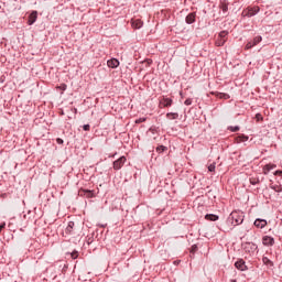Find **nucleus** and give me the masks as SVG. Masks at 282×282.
Masks as SVG:
<instances>
[{
  "instance_id": "412c9836",
  "label": "nucleus",
  "mask_w": 282,
  "mask_h": 282,
  "mask_svg": "<svg viewBox=\"0 0 282 282\" xmlns=\"http://www.w3.org/2000/svg\"><path fill=\"white\" fill-rule=\"evenodd\" d=\"M220 9L223 10L224 13L228 12V3L221 2L220 3Z\"/></svg>"
},
{
  "instance_id": "20e7f679",
  "label": "nucleus",
  "mask_w": 282,
  "mask_h": 282,
  "mask_svg": "<svg viewBox=\"0 0 282 282\" xmlns=\"http://www.w3.org/2000/svg\"><path fill=\"white\" fill-rule=\"evenodd\" d=\"M259 12V7H248L242 11V17H254Z\"/></svg>"
},
{
  "instance_id": "f704fd0d",
  "label": "nucleus",
  "mask_w": 282,
  "mask_h": 282,
  "mask_svg": "<svg viewBox=\"0 0 282 282\" xmlns=\"http://www.w3.org/2000/svg\"><path fill=\"white\" fill-rule=\"evenodd\" d=\"M263 261H268V258H264Z\"/></svg>"
},
{
  "instance_id": "b1692460",
  "label": "nucleus",
  "mask_w": 282,
  "mask_h": 282,
  "mask_svg": "<svg viewBox=\"0 0 282 282\" xmlns=\"http://www.w3.org/2000/svg\"><path fill=\"white\" fill-rule=\"evenodd\" d=\"M271 188H272L273 191H275V193H281V191H282V188L279 187V186H271Z\"/></svg>"
},
{
  "instance_id": "cd10ccee",
  "label": "nucleus",
  "mask_w": 282,
  "mask_h": 282,
  "mask_svg": "<svg viewBox=\"0 0 282 282\" xmlns=\"http://www.w3.org/2000/svg\"><path fill=\"white\" fill-rule=\"evenodd\" d=\"M141 122H147V119L145 118H140L137 120V123L140 124Z\"/></svg>"
},
{
  "instance_id": "72a5a7b5",
  "label": "nucleus",
  "mask_w": 282,
  "mask_h": 282,
  "mask_svg": "<svg viewBox=\"0 0 282 282\" xmlns=\"http://www.w3.org/2000/svg\"><path fill=\"white\" fill-rule=\"evenodd\" d=\"M274 175H282V171H275Z\"/></svg>"
},
{
  "instance_id": "6e6552de",
  "label": "nucleus",
  "mask_w": 282,
  "mask_h": 282,
  "mask_svg": "<svg viewBox=\"0 0 282 282\" xmlns=\"http://www.w3.org/2000/svg\"><path fill=\"white\" fill-rule=\"evenodd\" d=\"M39 17V13L36 11H33L30 15H29V25H34V23H36V19Z\"/></svg>"
},
{
  "instance_id": "f257e3e1",
  "label": "nucleus",
  "mask_w": 282,
  "mask_h": 282,
  "mask_svg": "<svg viewBox=\"0 0 282 282\" xmlns=\"http://www.w3.org/2000/svg\"><path fill=\"white\" fill-rule=\"evenodd\" d=\"M243 212L241 210H234L228 217V224H231V226H239L243 224Z\"/></svg>"
},
{
  "instance_id": "5701e85b",
  "label": "nucleus",
  "mask_w": 282,
  "mask_h": 282,
  "mask_svg": "<svg viewBox=\"0 0 282 282\" xmlns=\"http://www.w3.org/2000/svg\"><path fill=\"white\" fill-rule=\"evenodd\" d=\"M165 150H166V148L164 145H161V147L156 148V151H159V153H162Z\"/></svg>"
},
{
  "instance_id": "473e14b6",
  "label": "nucleus",
  "mask_w": 282,
  "mask_h": 282,
  "mask_svg": "<svg viewBox=\"0 0 282 282\" xmlns=\"http://www.w3.org/2000/svg\"><path fill=\"white\" fill-rule=\"evenodd\" d=\"M3 228H6V223H2V224L0 225V232H1V230H3Z\"/></svg>"
},
{
  "instance_id": "f8f14e48",
  "label": "nucleus",
  "mask_w": 282,
  "mask_h": 282,
  "mask_svg": "<svg viewBox=\"0 0 282 282\" xmlns=\"http://www.w3.org/2000/svg\"><path fill=\"white\" fill-rule=\"evenodd\" d=\"M142 25H144V23L142 22V20L137 19V20H132V28L134 30H140V28H142Z\"/></svg>"
},
{
  "instance_id": "1a4fd4ad",
  "label": "nucleus",
  "mask_w": 282,
  "mask_h": 282,
  "mask_svg": "<svg viewBox=\"0 0 282 282\" xmlns=\"http://www.w3.org/2000/svg\"><path fill=\"white\" fill-rule=\"evenodd\" d=\"M262 243H263V246H274V238H272L270 236H264L262 238Z\"/></svg>"
},
{
  "instance_id": "9b49d317",
  "label": "nucleus",
  "mask_w": 282,
  "mask_h": 282,
  "mask_svg": "<svg viewBox=\"0 0 282 282\" xmlns=\"http://www.w3.org/2000/svg\"><path fill=\"white\" fill-rule=\"evenodd\" d=\"M108 67H111V69H116L120 65V62L116 58H111L107 62Z\"/></svg>"
},
{
  "instance_id": "39448f33",
  "label": "nucleus",
  "mask_w": 282,
  "mask_h": 282,
  "mask_svg": "<svg viewBox=\"0 0 282 282\" xmlns=\"http://www.w3.org/2000/svg\"><path fill=\"white\" fill-rule=\"evenodd\" d=\"M263 41V37L261 35L256 36L252 41L248 42L245 46V50H252L256 45H259Z\"/></svg>"
},
{
  "instance_id": "a878e982",
  "label": "nucleus",
  "mask_w": 282,
  "mask_h": 282,
  "mask_svg": "<svg viewBox=\"0 0 282 282\" xmlns=\"http://www.w3.org/2000/svg\"><path fill=\"white\" fill-rule=\"evenodd\" d=\"M185 105L188 107L191 105H193V99H186L185 100Z\"/></svg>"
},
{
  "instance_id": "c85d7f7f",
  "label": "nucleus",
  "mask_w": 282,
  "mask_h": 282,
  "mask_svg": "<svg viewBox=\"0 0 282 282\" xmlns=\"http://www.w3.org/2000/svg\"><path fill=\"white\" fill-rule=\"evenodd\" d=\"M256 120H263V117L261 116V113L256 115Z\"/></svg>"
},
{
  "instance_id": "6ab92c4d",
  "label": "nucleus",
  "mask_w": 282,
  "mask_h": 282,
  "mask_svg": "<svg viewBox=\"0 0 282 282\" xmlns=\"http://www.w3.org/2000/svg\"><path fill=\"white\" fill-rule=\"evenodd\" d=\"M161 105H162L163 107H171V105H173V99L164 98V99L161 101Z\"/></svg>"
},
{
  "instance_id": "aec40b11",
  "label": "nucleus",
  "mask_w": 282,
  "mask_h": 282,
  "mask_svg": "<svg viewBox=\"0 0 282 282\" xmlns=\"http://www.w3.org/2000/svg\"><path fill=\"white\" fill-rule=\"evenodd\" d=\"M186 23L191 24V23H195V13H189L186 17Z\"/></svg>"
},
{
  "instance_id": "7ed1b4c3",
  "label": "nucleus",
  "mask_w": 282,
  "mask_h": 282,
  "mask_svg": "<svg viewBox=\"0 0 282 282\" xmlns=\"http://www.w3.org/2000/svg\"><path fill=\"white\" fill-rule=\"evenodd\" d=\"M78 195H79V197H86L87 199H91V198L96 197V194L94 191L84 189V188H80L78 191Z\"/></svg>"
},
{
  "instance_id": "ddd939ff",
  "label": "nucleus",
  "mask_w": 282,
  "mask_h": 282,
  "mask_svg": "<svg viewBox=\"0 0 282 282\" xmlns=\"http://www.w3.org/2000/svg\"><path fill=\"white\" fill-rule=\"evenodd\" d=\"M272 169H276L275 164L269 163L267 165L263 166V174L268 175L269 172L272 171Z\"/></svg>"
},
{
  "instance_id": "7c9ffc66",
  "label": "nucleus",
  "mask_w": 282,
  "mask_h": 282,
  "mask_svg": "<svg viewBox=\"0 0 282 282\" xmlns=\"http://www.w3.org/2000/svg\"><path fill=\"white\" fill-rule=\"evenodd\" d=\"M59 89H62V91H65V89H67V85H65V84L61 85Z\"/></svg>"
},
{
  "instance_id": "bb28decb",
  "label": "nucleus",
  "mask_w": 282,
  "mask_h": 282,
  "mask_svg": "<svg viewBox=\"0 0 282 282\" xmlns=\"http://www.w3.org/2000/svg\"><path fill=\"white\" fill-rule=\"evenodd\" d=\"M229 129H230V131H232V132L239 131V127H238V126H236V127H230Z\"/></svg>"
},
{
  "instance_id": "4be33fe9",
  "label": "nucleus",
  "mask_w": 282,
  "mask_h": 282,
  "mask_svg": "<svg viewBox=\"0 0 282 282\" xmlns=\"http://www.w3.org/2000/svg\"><path fill=\"white\" fill-rule=\"evenodd\" d=\"M208 171H209V173H215V163H212V164L208 166Z\"/></svg>"
},
{
  "instance_id": "423d86ee",
  "label": "nucleus",
  "mask_w": 282,
  "mask_h": 282,
  "mask_svg": "<svg viewBox=\"0 0 282 282\" xmlns=\"http://www.w3.org/2000/svg\"><path fill=\"white\" fill-rule=\"evenodd\" d=\"M126 163H127V156H121L113 162L112 166L115 171H120V169H122V166H124Z\"/></svg>"
},
{
  "instance_id": "393cba45",
  "label": "nucleus",
  "mask_w": 282,
  "mask_h": 282,
  "mask_svg": "<svg viewBox=\"0 0 282 282\" xmlns=\"http://www.w3.org/2000/svg\"><path fill=\"white\" fill-rule=\"evenodd\" d=\"M72 259H78V251L70 253Z\"/></svg>"
},
{
  "instance_id": "0eeeda50",
  "label": "nucleus",
  "mask_w": 282,
  "mask_h": 282,
  "mask_svg": "<svg viewBox=\"0 0 282 282\" xmlns=\"http://www.w3.org/2000/svg\"><path fill=\"white\" fill-rule=\"evenodd\" d=\"M235 267L237 268V270H240L241 272L248 270V267H246V261H243V259L236 261Z\"/></svg>"
},
{
  "instance_id": "c756f323",
  "label": "nucleus",
  "mask_w": 282,
  "mask_h": 282,
  "mask_svg": "<svg viewBox=\"0 0 282 282\" xmlns=\"http://www.w3.org/2000/svg\"><path fill=\"white\" fill-rule=\"evenodd\" d=\"M83 129H84V131H89V129H91V127H90L89 124H85V126L83 127Z\"/></svg>"
},
{
  "instance_id": "f3484780",
  "label": "nucleus",
  "mask_w": 282,
  "mask_h": 282,
  "mask_svg": "<svg viewBox=\"0 0 282 282\" xmlns=\"http://www.w3.org/2000/svg\"><path fill=\"white\" fill-rule=\"evenodd\" d=\"M205 219H207L208 221H217L219 219V216H217L215 214H207L205 216Z\"/></svg>"
},
{
  "instance_id": "a211bd4d",
  "label": "nucleus",
  "mask_w": 282,
  "mask_h": 282,
  "mask_svg": "<svg viewBox=\"0 0 282 282\" xmlns=\"http://www.w3.org/2000/svg\"><path fill=\"white\" fill-rule=\"evenodd\" d=\"M74 226H76V224L74 221H69L67 227H66V235H72V231L74 230Z\"/></svg>"
},
{
  "instance_id": "2eb2a0df",
  "label": "nucleus",
  "mask_w": 282,
  "mask_h": 282,
  "mask_svg": "<svg viewBox=\"0 0 282 282\" xmlns=\"http://www.w3.org/2000/svg\"><path fill=\"white\" fill-rule=\"evenodd\" d=\"M167 120H177L180 118V113L177 112H169L166 113Z\"/></svg>"
},
{
  "instance_id": "4468645a",
  "label": "nucleus",
  "mask_w": 282,
  "mask_h": 282,
  "mask_svg": "<svg viewBox=\"0 0 282 282\" xmlns=\"http://www.w3.org/2000/svg\"><path fill=\"white\" fill-rule=\"evenodd\" d=\"M216 98H220L223 100H228L230 98V95L226 93H213Z\"/></svg>"
},
{
  "instance_id": "2f4dec72",
  "label": "nucleus",
  "mask_w": 282,
  "mask_h": 282,
  "mask_svg": "<svg viewBox=\"0 0 282 282\" xmlns=\"http://www.w3.org/2000/svg\"><path fill=\"white\" fill-rule=\"evenodd\" d=\"M56 142H57V144H63V139L57 138V139H56Z\"/></svg>"
},
{
  "instance_id": "f03ea898",
  "label": "nucleus",
  "mask_w": 282,
  "mask_h": 282,
  "mask_svg": "<svg viewBox=\"0 0 282 282\" xmlns=\"http://www.w3.org/2000/svg\"><path fill=\"white\" fill-rule=\"evenodd\" d=\"M226 41H228V31H221L216 37V47H224V45H226Z\"/></svg>"
},
{
  "instance_id": "9d476101",
  "label": "nucleus",
  "mask_w": 282,
  "mask_h": 282,
  "mask_svg": "<svg viewBox=\"0 0 282 282\" xmlns=\"http://www.w3.org/2000/svg\"><path fill=\"white\" fill-rule=\"evenodd\" d=\"M254 226L256 228H265L268 226V221L265 219H256Z\"/></svg>"
},
{
  "instance_id": "dca6fc26",
  "label": "nucleus",
  "mask_w": 282,
  "mask_h": 282,
  "mask_svg": "<svg viewBox=\"0 0 282 282\" xmlns=\"http://www.w3.org/2000/svg\"><path fill=\"white\" fill-rule=\"evenodd\" d=\"M237 144H241V142H248V135L241 134L236 138Z\"/></svg>"
}]
</instances>
